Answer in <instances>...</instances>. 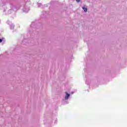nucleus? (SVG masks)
Here are the masks:
<instances>
[{"label": "nucleus", "instance_id": "obj_2", "mask_svg": "<svg viewBox=\"0 0 127 127\" xmlns=\"http://www.w3.org/2000/svg\"><path fill=\"white\" fill-rule=\"evenodd\" d=\"M82 9H83L84 11L85 12H87L88 9H87V8H85V7H82Z\"/></svg>", "mask_w": 127, "mask_h": 127}, {"label": "nucleus", "instance_id": "obj_3", "mask_svg": "<svg viewBox=\"0 0 127 127\" xmlns=\"http://www.w3.org/2000/svg\"><path fill=\"white\" fill-rule=\"evenodd\" d=\"M76 1H77V2H80V1H81V0H76Z\"/></svg>", "mask_w": 127, "mask_h": 127}, {"label": "nucleus", "instance_id": "obj_1", "mask_svg": "<svg viewBox=\"0 0 127 127\" xmlns=\"http://www.w3.org/2000/svg\"><path fill=\"white\" fill-rule=\"evenodd\" d=\"M65 93L66 94V95L65 97L66 100H68V99L69 98V97H70V94L67 93V92H65Z\"/></svg>", "mask_w": 127, "mask_h": 127}, {"label": "nucleus", "instance_id": "obj_4", "mask_svg": "<svg viewBox=\"0 0 127 127\" xmlns=\"http://www.w3.org/2000/svg\"><path fill=\"white\" fill-rule=\"evenodd\" d=\"M1 42H2V39H0V43Z\"/></svg>", "mask_w": 127, "mask_h": 127}]
</instances>
